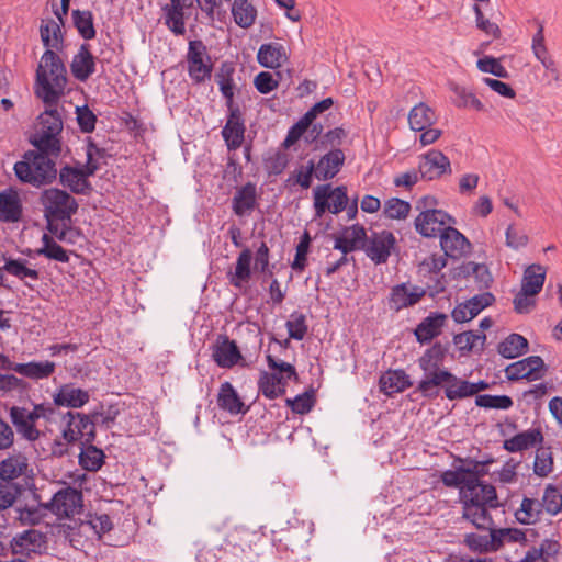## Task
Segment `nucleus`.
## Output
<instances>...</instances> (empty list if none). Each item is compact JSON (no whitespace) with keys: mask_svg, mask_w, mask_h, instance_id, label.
<instances>
[{"mask_svg":"<svg viewBox=\"0 0 562 562\" xmlns=\"http://www.w3.org/2000/svg\"><path fill=\"white\" fill-rule=\"evenodd\" d=\"M315 216L322 217L326 211L333 214L342 212L348 203L345 186L331 188L330 184H319L313 190Z\"/></svg>","mask_w":562,"mask_h":562,"instance_id":"nucleus-7","label":"nucleus"},{"mask_svg":"<svg viewBox=\"0 0 562 562\" xmlns=\"http://www.w3.org/2000/svg\"><path fill=\"white\" fill-rule=\"evenodd\" d=\"M543 441V435L539 428H532L519 432L504 441V449L510 453L520 452L533 448Z\"/></svg>","mask_w":562,"mask_h":562,"instance_id":"nucleus-26","label":"nucleus"},{"mask_svg":"<svg viewBox=\"0 0 562 562\" xmlns=\"http://www.w3.org/2000/svg\"><path fill=\"white\" fill-rule=\"evenodd\" d=\"M542 501L547 513L557 515L562 510V494L555 486L546 487Z\"/></svg>","mask_w":562,"mask_h":562,"instance_id":"nucleus-61","label":"nucleus"},{"mask_svg":"<svg viewBox=\"0 0 562 562\" xmlns=\"http://www.w3.org/2000/svg\"><path fill=\"white\" fill-rule=\"evenodd\" d=\"M483 530H487L488 533L481 535L476 532H471L465 535L464 544L473 552L477 553H487L495 552L501 549L499 539L496 538L494 531V524L487 528H482Z\"/></svg>","mask_w":562,"mask_h":562,"instance_id":"nucleus-24","label":"nucleus"},{"mask_svg":"<svg viewBox=\"0 0 562 562\" xmlns=\"http://www.w3.org/2000/svg\"><path fill=\"white\" fill-rule=\"evenodd\" d=\"M456 220L447 212L438 209L422 211L414 221V227L425 238H436Z\"/></svg>","mask_w":562,"mask_h":562,"instance_id":"nucleus-9","label":"nucleus"},{"mask_svg":"<svg viewBox=\"0 0 562 562\" xmlns=\"http://www.w3.org/2000/svg\"><path fill=\"white\" fill-rule=\"evenodd\" d=\"M470 470L463 469V467L456 465L453 470H447L441 474L442 483L448 487L459 488L461 492V487L469 484L472 481L465 477H469Z\"/></svg>","mask_w":562,"mask_h":562,"instance_id":"nucleus-54","label":"nucleus"},{"mask_svg":"<svg viewBox=\"0 0 562 562\" xmlns=\"http://www.w3.org/2000/svg\"><path fill=\"white\" fill-rule=\"evenodd\" d=\"M313 175L315 176V162L310 160L306 166L295 169L288 178L289 184H297L303 189H308L312 184Z\"/></svg>","mask_w":562,"mask_h":562,"instance_id":"nucleus-56","label":"nucleus"},{"mask_svg":"<svg viewBox=\"0 0 562 562\" xmlns=\"http://www.w3.org/2000/svg\"><path fill=\"white\" fill-rule=\"evenodd\" d=\"M459 502L462 506V518L475 528L493 525L490 510L498 507L497 493L493 485L474 479L461 487Z\"/></svg>","mask_w":562,"mask_h":562,"instance_id":"nucleus-2","label":"nucleus"},{"mask_svg":"<svg viewBox=\"0 0 562 562\" xmlns=\"http://www.w3.org/2000/svg\"><path fill=\"white\" fill-rule=\"evenodd\" d=\"M553 470V457L550 448L539 447L533 462V473L540 477L548 476Z\"/></svg>","mask_w":562,"mask_h":562,"instance_id":"nucleus-51","label":"nucleus"},{"mask_svg":"<svg viewBox=\"0 0 562 562\" xmlns=\"http://www.w3.org/2000/svg\"><path fill=\"white\" fill-rule=\"evenodd\" d=\"M424 294L425 291L417 286L408 288L405 283L395 285L392 288L389 297L390 308L398 312L402 308L412 306L416 304Z\"/></svg>","mask_w":562,"mask_h":562,"instance_id":"nucleus-21","label":"nucleus"},{"mask_svg":"<svg viewBox=\"0 0 562 562\" xmlns=\"http://www.w3.org/2000/svg\"><path fill=\"white\" fill-rule=\"evenodd\" d=\"M12 423L16 426L25 438L29 440H36L40 437V431L35 426L29 425L30 411L24 407H12L10 411Z\"/></svg>","mask_w":562,"mask_h":562,"instance_id":"nucleus-45","label":"nucleus"},{"mask_svg":"<svg viewBox=\"0 0 562 562\" xmlns=\"http://www.w3.org/2000/svg\"><path fill=\"white\" fill-rule=\"evenodd\" d=\"M90 398L89 392L72 385H63L54 396V404L72 408L82 407Z\"/></svg>","mask_w":562,"mask_h":562,"instance_id":"nucleus-32","label":"nucleus"},{"mask_svg":"<svg viewBox=\"0 0 562 562\" xmlns=\"http://www.w3.org/2000/svg\"><path fill=\"white\" fill-rule=\"evenodd\" d=\"M289 379L277 372H261L258 386L259 391L269 400H274L285 393Z\"/></svg>","mask_w":562,"mask_h":562,"instance_id":"nucleus-30","label":"nucleus"},{"mask_svg":"<svg viewBox=\"0 0 562 562\" xmlns=\"http://www.w3.org/2000/svg\"><path fill=\"white\" fill-rule=\"evenodd\" d=\"M186 60L189 77L194 83L201 85L211 79L214 65L201 40L189 42Z\"/></svg>","mask_w":562,"mask_h":562,"instance_id":"nucleus-6","label":"nucleus"},{"mask_svg":"<svg viewBox=\"0 0 562 562\" xmlns=\"http://www.w3.org/2000/svg\"><path fill=\"white\" fill-rule=\"evenodd\" d=\"M71 18L75 27L80 36L85 40H92L95 37V29L93 24V14L89 10H72Z\"/></svg>","mask_w":562,"mask_h":562,"instance_id":"nucleus-46","label":"nucleus"},{"mask_svg":"<svg viewBox=\"0 0 562 562\" xmlns=\"http://www.w3.org/2000/svg\"><path fill=\"white\" fill-rule=\"evenodd\" d=\"M418 169L420 178L435 180L445 173H451L449 158L440 150L431 149L419 156Z\"/></svg>","mask_w":562,"mask_h":562,"instance_id":"nucleus-15","label":"nucleus"},{"mask_svg":"<svg viewBox=\"0 0 562 562\" xmlns=\"http://www.w3.org/2000/svg\"><path fill=\"white\" fill-rule=\"evenodd\" d=\"M423 372L424 376L418 382L416 392H419L424 397L436 398L440 393V387L445 389L451 372L445 368L423 370Z\"/></svg>","mask_w":562,"mask_h":562,"instance_id":"nucleus-18","label":"nucleus"},{"mask_svg":"<svg viewBox=\"0 0 562 562\" xmlns=\"http://www.w3.org/2000/svg\"><path fill=\"white\" fill-rule=\"evenodd\" d=\"M212 357L221 368H232L241 359V353L234 340L220 335L213 346Z\"/></svg>","mask_w":562,"mask_h":562,"instance_id":"nucleus-19","label":"nucleus"},{"mask_svg":"<svg viewBox=\"0 0 562 562\" xmlns=\"http://www.w3.org/2000/svg\"><path fill=\"white\" fill-rule=\"evenodd\" d=\"M473 11L475 13L476 27L483 31L486 35H491L494 38H498L501 36V30L498 25L484 16L482 9L479 4L473 5Z\"/></svg>","mask_w":562,"mask_h":562,"instance_id":"nucleus-63","label":"nucleus"},{"mask_svg":"<svg viewBox=\"0 0 562 562\" xmlns=\"http://www.w3.org/2000/svg\"><path fill=\"white\" fill-rule=\"evenodd\" d=\"M41 38L45 47L57 48L60 38V26L55 21L42 24ZM67 71L60 57L52 49H46L36 69L35 92L49 106L55 105L65 92Z\"/></svg>","mask_w":562,"mask_h":562,"instance_id":"nucleus-1","label":"nucleus"},{"mask_svg":"<svg viewBox=\"0 0 562 562\" xmlns=\"http://www.w3.org/2000/svg\"><path fill=\"white\" fill-rule=\"evenodd\" d=\"M31 144L37 148V153H43L48 157H58L60 154V140L58 135L37 131L30 139Z\"/></svg>","mask_w":562,"mask_h":562,"instance_id":"nucleus-40","label":"nucleus"},{"mask_svg":"<svg viewBox=\"0 0 562 562\" xmlns=\"http://www.w3.org/2000/svg\"><path fill=\"white\" fill-rule=\"evenodd\" d=\"M43 247L37 250L38 255H43L48 259L56 260L59 262H68L69 255L68 252L58 245L53 237L47 234H44L42 237Z\"/></svg>","mask_w":562,"mask_h":562,"instance_id":"nucleus-49","label":"nucleus"},{"mask_svg":"<svg viewBox=\"0 0 562 562\" xmlns=\"http://www.w3.org/2000/svg\"><path fill=\"white\" fill-rule=\"evenodd\" d=\"M258 63L265 68L276 69L289 59L285 47L277 42L262 44L257 53Z\"/></svg>","mask_w":562,"mask_h":562,"instance_id":"nucleus-25","label":"nucleus"},{"mask_svg":"<svg viewBox=\"0 0 562 562\" xmlns=\"http://www.w3.org/2000/svg\"><path fill=\"white\" fill-rule=\"evenodd\" d=\"M536 294L528 291H520L515 295L513 304L518 314H528L536 307Z\"/></svg>","mask_w":562,"mask_h":562,"instance_id":"nucleus-64","label":"nucleus"},{"mask_svg":"<svg viewBox=\"0 0 562 562\" xmlns=\"http://www.w3.org/2000/svg\"><path fill=\"white\" fill-rule=\"evenodd\" d=\"M451 90L457 98L454 104L458 108H472L476 111L483 110L482 102L476 98V95L473 92L467 90L464 87L453 85Z\"/></svg>","mask_w":562,"mask_h":562,"instance_id":"nucleus-57","label":"nucleus"},{"mask_svg":"<svg viewBox=\"0 0 562 562\" xmlns=\"http://www.w3.org/2000/svg\"><path fill=\"white\" fill-rule=\"evenodd\" d=\"M439 237L441 249L450 258L460 259L471 251V243L452 225H449Z\"/></svg>","mask_w":562,"mask_h":562,"instance_id":"nucleus-17","label":"nucleus"},{"mask_svg":"<svg viewBox=\"0 0 562 562\" xmlns=\"http://www.w3.org/2000/svg\"><path fill=\"white\" fill-rule=\"evenodd\" d=\"M446 319L447 315L445 314H431L427 316L415 329L416 339L420 344L429 342L441 333Z\"/></svg>","mask_w":562,"mask_h":562,"instance_id":"nucleus-34","label":"nucleus"},{"mask_svg":"<svg viewBox=\"0 0 562 562\" xmlns=\"http://www.w3.org/2000/svg\"><path fill=\"white\" fill-rule=\"evenodd\" d=\"M27 458L21 453L12 454L0 462V479L12 482L26 473Z\"/></svg>","mask_w":562,"mask_h":562,"instance_id":"nucleus-38","label":"nucleus"},{"mask_svg":"<svg viewBox=\"0 0 562 562\" xmlns=\"http://www.w3.org/2000/svg\"><path fill=\"white\" fill-rule=\"evenodd\" d=\"M544 280V268L540 265H531L524 272L521 290L537 295L542 290Z\"/></svg>","mask_w":562,"mask_h":562,"instance_id":"nucleus-43","label":"nucleus"},{"mask_svg":"<svg viewBox=\"0 0 562 562\" xmlns=\"http://www.w3.org/2000/svg\"><path fill=\"white\" fill-rule=\"evenodd\" d=\"M104 453L101 449L89 445L79 453V464L88 471H98L103 464Z\"/></svg>","mask_w":562,"mask_h":562,"instance_id":"nucleus-48","label":"nucleus"},{"mask_svg":"<svg viewBox=\"0 0 562 562\" xmlns=\"http://www.w3.org/2000/svg\"><path fill=\"white\" fill-rule=\"evenodd\" d=\"M285 403L295 414L304 415L312 411L315 405V396L313 390L306 391L294 398H286Z\"/></svg>","mask_w":562,"mask_h":562,"instance_id":"nucleus-58","label":"nucleus"},{"mask_svg":"<svg viewBox=\"0 0 562 562\" xmlns=\"http://www.w3.org/2000/svg\"><path fill=\"white\" fill-rule=\"evenodd\" d=\"M476 66L482 72L492 74L498 78L506 79L509 76L508 71L501 64L499 59L492 56H484L483 58H480L476 63Z\"/></svg>","mask_w":562,"mask_h":562,"instance_id":"nucleus-62","label":"nucleus"},{"mask_svg":"<svg viewBox=\"0 0 562 562\" xmlns=\"http://www.w3.org/2000/svg\"><path fill=\"white\" fill-rule=\"evenodd\" d=\"M528 350V340L519 334H510L497 348L498 353L506 359L517 358Z\"/></svg>","mask_w":562,"mask_h":562,"instance_id":"nucleus-41","label":"nucleus"},{"mask_svg":"<svg viewBox=\"0 0 562 562\" xmlns=\"http://www.w3.org/2000/svg\"><path fill=\"white\" fill-rule=\"evenodd\" d=\"M217 405L223 411L228 412L232 415L246 413L245 404L240 400L236 390L229 382H224L220 386L217 394Z\"/></svg>","mask_w":562,"mask_h":562,"instance_id":"nucleus-33","label":"nucleus"},{"mask_svg":"<svg viewBox=\"0 0 562 562\" xmlns=\"http://www.w3.org/2000/svg\"><path fill=\"white\" fill-rule=\"evenodd\" d=\"M285 326L289 337L295 340H302L307 333L306 317L302 313H292Z\"/></svg>","mask_w":562,"mask_h":562,"instance_id":"nucleus-60","label":"nucleus"},{"mask_svg":"<svg viewBox=\"0 0 562 562\" xmlns=\"http://www.w3.org/2000/svg\"><path fill=\"white\" fill-rule=\"evenodd\" d=\"M11 551L20 558H30L33 553L41 554L47 549L46 535L36 529L16 533L10 542Z\"/></svg>","mask_w":562,"mask_h":562,"instance_id":"nucleus-11","label":"nucleus"},{"mask_svg":"<svg viewBox=\"0 0 562 562\" xmlns=\"http://www.w3.org/2000/svg\"><path fill=\"white\" fill-rule=\"evenodd\" d=\"M475 404L484 408L508 409L513 406V400L507 395L483 394L475 397Z\"/></svg>","mask_w":562,"mask_h":562,"instance_id":"nucleus-59","label":"nucleus"},{"mask_svg":"<svg viewBox=\"0 0 562 562\" xmlns=\"http://www.w3.org/2000/svg\"><path fill=\"white\" fill-rule=\"evenodd\" d=\"M65 418H67V426L63 430V438L65 440L76 442L85 439L86 443H90L94 440V423L89 416L68 412Z\"/></svg>","mask_w":562,"mask_h":562,"instance_id":"nucleus-13","label":"nucleus"},{"mask_svg":"<svg viewBox=\"0 0 562 562\" xmlns=\"http://www.w3.org/2000/svg\"><path fill=\"white\" fill-rule=\"evenodd\" d=\"M380 390L387 396L405 391L413 385L404 370H389L380 378Z\"/></svg>","mask_w":562,"mask_h":562,"instance_id":"nucleus-27","label":"nucleus"},{"mask_svg":"<svg viewBox=\"0 0 562 562\" xmlns=\"http://www.w3.org/2000/svg\"><path fill=\"white\" fill-rule=\"evenodd\" d=\"M45 507L58 518H71L82 512L83 496L81 491L66 486L57 491Z\"/></svg>","mask_w":562,"mask_h":562,"instance_id":"nucleus-8","label":"nucleus"},{"mask_svg":"<svg viewBox=\"0 0 562 562\" xmlns=\"http://www.w3.org/2000/svg\"><path fill=\"white\" fill-rule=\"evenodd\" d=\"M436 121L437 115L435 111L424 102L413 106L408 113L409 127L415 132L432 126Z\"/></svg>","mask_w":562,"mask_h":562,"instance_id":"nucleus-37","label":"nucleus"},{"mask_svg":"<svg viewBox=\"0 0 562 562\" xmlns=\"http://www.w3.org/2000/svg\"><path fill=\"white\" fill-rule=\"evenodd\" d=\"M16 178L35 188L50 184L57 177L55 160L43 153L27 150L13 167Z\"/></svg>","mask_w":562,"mask_h":562,"instance_id":"nucleus-3","label":"nucleus"},{"mask_svg":"<svg viewBox=\"0 0 562 562\" xmlns=\"http://www.w3.org/2000/svg\"><path fill=\"white\" fill-rule=\"evenodd\" d=\"M40 131L59 135L63 131V121L56 109L46 110L40 115Z\"/></svg>","mask_w":562,"mask_h":562,"instance_id":"nucleus-55","label":"nucleus"},{"mask_svg":"<svg viewBox=\"0 0 562 562\" xmlns=\"http://www.w3.org/2000/svg\"><path fill=\"white\" fill-rule=\"evenodd\" d=\"M14 371L30 379H46L55 371V363L52 361L18 363Z\"/></svg>","mask_w":562,"mask_h":562,"instance_id":"nucleus-42","label":"nucleus"},{"mask_svg":"<svg viewBox=\"0 0 562 562\" xmlns=\"http://www.w3.org/2000/svg\"><path fill=\"white\" fill-rule=\"evenodd\" d=\"M40 202L43 206L44 217H55L60 222H70L78 211L77 200L68 192L58 189H45L41 193Z\"/></svg>","mask_w":562,"mask_h":562,"instance_id":"nucleus-5","label":"nucleus"},{"mask_svg":"<svg viewBox=\"0 0 562 562\" xmlns=\"http://www.w3.org/2000/svg\"><path fill=\"white\" fill-rule=\"evenodd\" d=\"M195 2L200 4V0H169L161 8L165 25L175 35H184L186 21L190 19Z\"/></svg>","mask_w":562,"mask_h":562,"instance_id":"nucleus-10","label":"nucleus"},{"mask_svg":"<svg viewBox=\"0 0 562 562\" xmlns=\"http://www.w3.org/2000/svg\"><path fill=\"white\" fill-rule=\"evenodd\" d=\"M256 186L248 182L238 189L233 198V211L238 216L250 213L256 206Z\"/></svg>","mask_w":562,"mask_h":562,"instance_id":"nucleus-36","label":"nucleus"},{"mask_svg":"<svg viewBox=\"0 0 562 562\" xmlns=\"http://www.w3.org/2000/svg\"><path fill=\"white\" fill-rule=\"evenodd\" d=\"M103 149L98 148L90 143L87 147V162L83 168L64 166L57 175L63 187L69 189L75 194H87L91 190L88 177L93 176L99 169V165L94 160V156H102Z\"/></svg>","mask_w":562,"mask_h":562,"instance_id":"nucleus-4","label":"nucleus"},{"mask_svg":"<svg viewBox=\"0 0 562 562\" xmlns=\"http://www.w3.org/2000/svg\"><path fill=\"white\" fill-rule=\"evenodd\" d=\"M486 340L484 334H475L472 330L457 334L453 337V344L460 352H470L475 349L482 350Z\"/></svg>","mask_w":562,"mask_h":562,"instance_id":"nucleus-47","label":"nucleus"},{"mask_svg":"<svg viewBox=\"0 0 562 562\" xmlns=\"http://www.w3.org/2000/svg\"><path fill=\"white\" fill-rule=\"evenodd\" d=\"M546 372V364L541 357L530 356L517 362L509 364L505 369L508 380L517 381L527 379L529 381L539 380L543 378Z\"/></svg>","mask_w":562,"mask_h":562,"instance_id":"nucleus-14","label":"nucleus"},{"mask_svg":"<svg viewBox=\"0 0 562 562\" xmlns=\"http://www.w3.org/2000/svg\"><path fill=\"white\" fill-rule=\"evenodd\" d=\"M232 14L238 26L248 29L255 23L257 11L248 0H234Z\"/></svg>","mask_w":562,"mask_h":562,"instance_id":"nucleus-44","label":"nucleus"},{"mask_svg":"<svg viewBox=\"0 0 562 562\" xmlns=\"http://www.w3.org/2000/svg\"><path fill=\"white\" fill-rule=\"evenodd\" d=\"M22 203L18 192L13 190L0 192V220L7 223L20 221Z\"/></svg>","mask_w":562,"mask_h":562,"instance_id":"nucleus-31","label":"nucleus"},{"mask_svg":"<svg viewBox=\"0 0 562 562\" xmlns=\"http://www.w3.org/2000/svg\"><path fill=\"white\" fill-rule=\"evenodd\" d=\"M448 350V344H442L440 341L435 342L418 359L419 368L422 370L442 368Z\"/></svg>","mask_w":562,"mask_h":562,"instance_id":"nucleus-39","label":"nucleus"},{"mask_svg":"<svg viewBox=\"0 0 562 562\" xmlns=\"http://www.w3.org/2000/svg\"><path fill=\"white\" fill-rule=\"evenodd\" d=\"M46 510L47 508L45 507V504L32 506L25 505L24 507L15 508V512L18 513L15 518L22 525H36L44 518Z\"/></svg>","mask_w":562,"mask_h":562,"instance_id":"nucleus-50","label":"nucleus"},{"mask_svg":"<svg viewBox=\"0 0 562 562\" xmlns=\"http://www.w3.org/2000/svg\"><path fill=\"white\" fill-rule=\"evenodd\" d=\"M235 66L231 61H224L215 74V81L220 91L226 100V106L232 108L234 104V91L236 85L234 82Z\"/></svg>","mask_w":562,"mask_h":562,"instance_id":"nucleus-28","label":"nucleus"},{"mask_svg":"<svg viewBox=\"0 0 562 562\" xmlns=\"http://www.w3.org/2000/svg\"><path fill=\"white\" fill-rule=\"evenodd\" d=\"M469 387V381L462 380L451 373L445 386V395L450 401L465 398L470 396Z\"/></svg>","mask_w":562,"mask_h":562,"instance_id":"nucleus-53","label":"nucleus"},{"mask_svg":"<svg viewBox=\"0 0 562 562\" xmlns=\"http://www.w3.org/2000/svg\"><path fill=\"white\" fill-rule=\"evenodd\" d=\"M366 238V229L360 225H352L345 228L339 236H335L334 248L347 256L356 249L364 248Z\"/></svg>","mask_w":562,"mask_h":562,"instance_id":"nucleus-22","label":"nucleus"},{"mask_svg":"<svg viewBox=\"0 0 562 562\" xmlns=\"http://www.w3.org/2000/svg\"><path fill=\"white\" fill-rule=\"evenodd\" d=\"M89 48V44H82L70 64L72 76L81 82L87 81L95 71V59Z\"/></svg>","mask_w":562,"mask_h":562,"instance_id":"nucleus-23","label":"nucleus"},{"mask_svg":"<svg viewBox=\"0 0 562 562\" xmlns=\"http://www.w3.org/2000/svg\"><path fill=\"white\" fill-rule=\"evenodd\" d=\"M345 159L346 157L341 149L335 148L329 150L315 164V177L323 181L333 179L340 171Z\"/></svg>","mask_w":562,"mask_h":562,"instance_id":"nucleus-20","label":"nucleus"},{"mask_svg":"<svg viewBox=\"0 0 562 562\" xmlns=\"http://www.w3.org/2000/svg\"><path fill=\"white\" fill-rule=\"evenodd\" d=\"M411 204L398 198H391L384 202L383 213L391 220H405L411 212Z\"/></svg>","mask_w":562,"mask_h":562,"instance_id":"nucleus-52","label":"nucleus"},{"mask_svg":"<svg viewBox=\"0 0 562 562\" xmlns=\"http://www.w3.org/2000/svg\"><path fill=\"white\" fill-rule=\"evenodd\" d=\"M395 244L396 239L392 232H372L364 240V251L375 265H381L387 261Z\"/></svg>","mask_w":562,"mask_h":562,"instance_id":"nucleus-12","label":"nucleus"},{"mask_svg":"<svg viewBox=\"0 0 562 562\" xmlns=\"http://www.w3.org/2000/svg\"><path fill=\"white\" fill-rule=\"evenodd\" d=\"M227 109L229 115L223 127L222 136L228 150H236L243 145L246 127L239 108L232 105V108Z\"/></svg>","mask_w":562,"mask_h":562,"instance_id":"nucleus-16","label":"nucleus"},{"mask_svg":"<svg viewBox=\"0 0 562 562\" xmlns=\"http://www.w3.org/2000/svg\"><path fill=\"white\" fill-rule=\"evenodd\" d=\"M3 270L9 274L18 278L29 288H33L32 282L40 280V272L29 266V261L24 258L5 259Z\"/></svg>","mask_w":562,"mask_h":562,"instance_id":"nucleus-29","label":"nucleus"},{"mask_svg":"<svg viewBox=\"0 0 562 562\" xmlns=\"http://www.w3.org/2000/svg\"><path fill=\"white\" fill-rule=\"evenodd\" d=\"M252 252L249 248H245L237 257L234 271H229L227 277L231 284L235 288H241L251 277Z\"/></svg>","mask_w":562,"mask_h":562,"instance_id":"nucleus-35","label":"nucleus"}]
</instances>
